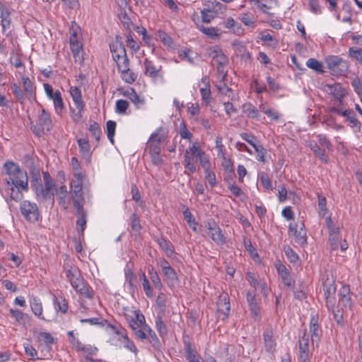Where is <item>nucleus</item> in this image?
<instances>
[{
  "label": "nucleus",
  "mask_w": 362,
  "mask_h": 362,
  "mask_svg": "<svg viewBox=\"0 0 362 362\" xmlns=\"http://www.w3.org/2000/svg\"><path fill=\"white\" fill-rule=\"evenodd\" d=\"M160 248L164 251L165 255L170 258H175L177 253L175 252L173 245L164 238H160L156 240Z\"/></svg>",
  "instance_id": "20"
},
{
  "label": "nucleus",
  "mask_w": 362,
  "mask_h": 362,
  "mask_svg": "<svg viewBox=\"0 0 362 362\" xmlns=\"http://www.w3.org/2000/svg\"><path fill=\"white\" fill-rule=\"evenodd\" d=\"M9 187L7 189V193L11 200L16 202H20L23 198V190L20 186L14 185H8Z\"/></svg>",
  "instance_id": "27"
},
{
  "label": "nucleus",
  "mask_w": 362,
  "mask_h": 362,
  "mask_svg": "<svg viewBox=\"0 0 362 362\" xmlns=\"http://www.w3.org/2000/svg\"><path fill=\"white\" fill-rule=\"evenodd\" d=\"M243 112L252 119L257 118L259 110L252 103H247L243 105Z\"/></svg>",
  "instance_id": "37"
},
{
  "label": "nucleus",
  "mask_w": 362,
  "mask_h": 362,
  "mask_svg": "<svg viewBox=\"0 0 362 362\" xmlns=\"http://www.w3.org/2000/svg\"><path fill=\"white\" fill-rule=\"evenodd\" d=\"M309 148L313 151L315 156L318 157L323 163L328 162V158L325 155V150L322 149L320 146L314 141H310L308 144Z\"/></svg>",
  "instance_id": "28"
},
{
  "label": "nucleus",
  "mask_w": 362,
  "mask_h": 362,
  "mask_svg": "<svg viewBox=\"0 0 362 362\" xmlns=\"http://www.w3.org/2000/svg\"><path fill=\"white\" fill-rule=\"evenodd\" d=\"M121 73L122 78L128 83H133L136 79V75L130 71L129 68L125 71H119Z\"/></svg>",
  "instance_id": "52"
},
{
  "label": "nucleus",
  "mask_w": 362,
  "mask_h": 362,
  "mask_svg": "<svg viewBox=\"0 0 362 362\" xmlns=\"http://www.w3.org/2000/svg\"><path fill=\"white\" fill-rule=\"evenodd\" d=\"M144 66L145 69V74L151 77V78L156 79L158 76L159 69H157L153 62L148 59H145L144 62Z\"/></svg>",
  "instance_id": "29"
},
{
  "label": "nucleus",
  "mask_w": 362,
  "mask_h": 362,
  "mask_svg": "<svg viewBox=\"0 0 362 362\" xmlns=\"http://www.w3.org/2000/svg\"><path fill=\"white\" fill-rule=\"evenodd\" d=\"M71 286L81 296L87 298H93V290L88 286V284H86L82 277L79 280L76 281V282L74 281Z\"/></svg>",
  "instance_id": "12"
},
{
  "label": "nucleus",
  "mask_w": 362,
  "mask_h": 362,
  "mask_svg": "<svg viewBox=\"0 0 362 362\" xmlns=\"http://www.w3.org/2000/svg\"><path fill=\"white\" fill-rule=\"evenodd\" d=\"M30 308L35 315L40 317V315L42 313V305L40 300L38 298H33L30 300Z\"/></svg>",
  "instance_id": "41"
},
{
  "label": "nucleus",
  "mask_w": 362,
  "mask_h": 362,
  "mask_svg": "<svg viewBox=\"0 0 362 362\" xmlns=\"http://www.w3.org/2000/svg\"><path fill=\"white\" fill-rule=\"evenodd\" d=\"M71 286L81 296L87 298H93V290L88 286V284H86L82 277L79 280L76 281V282L74 281Z\"/></svg>",
  "instance_id": "13"
},
{
  "label": "nucleus",
  "mask_w": 362,
  "mask_h": 362,
  "mask_svg": "<svg viewBox=\"0 0 362 362\" xmlns=\"http://www.w3.org/2000/svg\"><path fill=\"white\" fill-rule=\"evenodd\" d=\"M21 211L25 218L29 222H36L40 218V211L35 203L24 200L21 204Z\"/></svg>",
  "instance_id": "7"
},
{
  "label": "nucleus",
  "mask_w": 362,
  "mask_h": 362,
  "mask_svg": "<svg viewBox=\"0 0 362 362\" xmlns=\"http://www.w3.org/2000/svg\"><path fill=\"white\" fill-rule=\"evenodd\" d=\"M107 136L112 144H114V136L115 134L116 122L112 120H108L106 124Z\"/></svg>",
  "instance_id": "45"
},
{
  "label": "nucleus",
  "mask_w": 362,
  "mask_h": 362,
  "mask_svg": "<svg viewBox=\"0 0 362 362\" xmlns=\"http://www.w3.org/2000/svg\"><path fill=\"white\" fill-rule=\"evenodd\" d=\"M247 302L248 303L251 315L254 317H257L259 314V308L256 301L255 293L254 291H249L247 292Z\"/></svg>",
  "instance_id": "19"
},
{
  "label": "nucleus",
  "mask_w": 362,
  "mask_h": 362,
  "mask_svg": "<svg viewBox=\"0 0 362 362\" xmlns=\"http://www.w3.org/2000/svg\"><path fill=\"white\" fill-rule=\"evenodd\" d=\"M326 90L332 95L339 103V105H341V99L346 95V90L341 87L339 83H334L332 85H327Z\"/></svg>",
  "instance_id": "14"
},
{
  "label": "nucleus",
  "mask_w": 362,
  "mask_h": 362,
  "mask_svg": "<svg viewBox=\"0 0 362 362\" xmlns=\"http://www.w3.org/2000/svg\"><path fill=\"white\" fill-rule=\"evenodd\" d=\"M22 83L23 90L25 92L28 98H30L35 96V88L30 81V79L28 76H22Z\"/></svg>",
  "instance_id": "32"
},
{
  "label": "nucleus",
  "mask_w": 362,
  "mask_h": 362,
  "mask_svg": "<svg viewBox=\"0 0 362 362\" xmlns=\"http://www.w3.org/2000/svg\"><path fill=\"white\" fill-rule=\"evenodd\" d=\"M129 325H130L131 328L134 330V334L138 339H146L147 328H146V327H145V325L144 326L143 329H139V327H140L139 324H138L136 322V321L134 320V319H131L129 320Z\"/></svg>",
  "instance_id": "31"
},
{
  "label": "nucleus",
  "mask_w": 362,
  "mask_h": 362,
  "mask_svg": "<svg viewBox=\"0 0 362 362\" xmlns=\"http://www.w3.org/2000/svg\"><path fill=\"white\" fill-rule=\"evenodd\" d=\"M306 65L310 69H311L318 73L323 72L322 63L314 58H310L306 62Z\"/></svg>",
  "instance_id": "46"
},
{
  "label": "nucleus",
  "mask_w": 362,
  "mask_h": 362,
  "mask_svg": "<svg viewBox=\"0 0 362 362\" xmlns=\"http://www.w3.org/2000/svg\"><path fill=\"white\" fill-rule=\"evenodd\" d=\"M240 137L244 141H245L249 144H250L253 148H255V146L258 145L256 144V141H257L256 137L252 134H247V133H242V134H240Z\"/></svg>",
  "instance_id": "63"
},
{
  "label": "nucleus",
  "mask_w": 362,
  "mask_h": 362,
  "mask_svg": "<svg viewBox=\"0 0 362 362\" xmlns=\"http://www.w3.org/2000/svg\"><path fill=\"white\" fill-rule=\"evenodd\" d=\"M76 180H72L71 187L72 189L71 199L75 208L83 206L84 199L82 192V179L81 173L75 175Z\"/></svg>",
  "instance_id": "6"
},
{
  "label": "nucleus",
  "mask_w": 362,
  "mask_h": 362,
  "mask_svg": "<svg viewBox=\"0 0 362 362\" xmlns=\"http://www.w3.org/2000/svg\"><path fill=\"white\" fill-rule=\"evenodd\" d=\"M64 272L68 281L71 285L74 284V282L79 280L81 278V272L78 268L72 267L69 264L64 266Z\"/></svg>",
  "instance_id": "21"
},
{
  "label": "nucleus",
  "mask_w": 362,
  "mask_h": 362,
  "mask_svg": "<svg viewBox=\"0 0 362 362\" xmlns=\"http://www.w3.org/2000/svg\"><path fill=\"white\" fill-rule=\"evenodd\" d=\"M289 230L293 233L296 242L300 245H303L307 243L306 231L303 222L298 223H291L288 226Z\"/></svg>",
  "instance_id": "10"
},
{
  "label": "nucleus",
  "mask_w": 362,
  "mask_h": 362,
  "mask_svg": "<svg viewBox=\"0 0 362 362\" xmlns=\"http://www.w3.org/2000/svg\"><path fill=\"white\" fill-rule=\"evenodd\" d=\"M70 48L73 54L76 62L80 64L83 62V51L82 49V44H73L70 45Z\"/></svg>",
  "instance_id": "34"
},
{
  "label": "nucleus",
  "mask_w": 362,
  "mask_h": 362,
  "mask_svg": "<svg viewBox=\"0 0 362 362\" xmlns=\"http://www.w3.org/2000/svg\"><path fill=\"white\" fill-rule=\"evenodd\" d=\"M8 177L6 178L8 185H18L24 192L28 191V177L25 170L11 161L6 162L4 165Z\"/></svg>",
  "instance_id": "1"
},
{
  "label": "nucleus",
  "mask_w": 362,
  "mask_h": 362,
  "mask_svg": "<svg viewBox=\"0 0 362 362\" xmlns=\"http://www.w3.org/2000/svg\"><path fill=\"white\" fill-rule=\"evenodd\" d=\"M299 354L298 362H308L312 355V350L314 349L315 344H313V339L310 340V335L304 330L303 334L298 339Z\"/></svg>",
  "instance_id": "3"
},
{
  "label": "nucleus",
  "mask_w": 362,
  "mask_h": 362,
  "mask_svg": "<svg viewBox=\"0 0 362 362\" xmlns=\"http://www.w3.org/2000/svg\"><path fill=\"white\" fill-rule=\"evenodd\" d=\"M183 216L186 221L187 222L189 226L194 230L197 231V222L194 218L192 217V213L190 212L189 209H185L183 211Z\"/></svg>",
  "instance_id": "49"
},
{
  "label": "nucleus",
  "mask_w": 362,
  "mask_h": 362,
  "mask_svg": "<svg viewBox=\"0 0 362 362\" xmlns=\"http://www.w3.org/2000/svg\"><path fill=\"white\" fill-rule=\"evenodd\" d=\"M325 62L332 75L344 76L349 71V63L339 56H328Z\"/></svg>",
  "instance_id": "4"
},
{
  "label": "nucleus",
  "mask_w": 362,
  "mask_h": 362,
  "mask_svg": "<svg viewBox=\"0 0 362 362\" xmlns=\"http://www.w3.org/2000/svg\"><path fill=\"white\" fill-rule=\"evenodd\" d=\"M105 324L107 325V327L112 329L113 333L116 334L117 335L121 336L122 338L127 334L126 329L119 325H112L110 323H108L107 320H105Z\"/></svg>",
  "instance_id": "48"
},
{
  "label": "nucleus",
  "mask_w": 362,
  "mask_h": 362,
  "mask_svg": "<svg viewBox=\"0 0 362 362\" xmlns=\"http://www.w3.org/2000/svg\"><path fill=\"white\" fill-rule=\"evenodd\" d=\"M146 145L150 154L160 153V144H158V142H153L152 141L148 140Z\"/></svg>",
  "instance_id": "62"
},
{
  "label": "nucleus",
  "mask_w": 362,
  "mask_h": 362,
  "mask_svg": "<svg viewBox=\"0 0 362 362\" xmlns=\"http://www.w3.org/2000/svg\"><path fill=\"white\" fill-rule=\"evenodd\" d=\"M69 92L76 109L79 110H83L85 107V103L82 99L81 90L78 88L74 86L70 88Z\"/></svg>",
  "instance_id": "22"
},
{
  "label": "nucleus",
  "mask_w": 362,
  "mask_h": 362,
  "mask_svg": "<svg viewBox=\"0 0 362 362\" xmlns=\"http://www.w3.org/2000/svg\"><path fill=\"white\" fill-rule=\"evenodd\" d=\"M130 100L137 109L141 108L145 105V100L140 98L136 92L132 95Z\"/></svg>",
  "instance_id": "61"
},
{
  "label": "nucleus",
  "mask_w": 362,
  "mask_h": 362,
  "mask_svg": "<svg viewBox=\"0 0 362 362\" xmlns=\"http://www.w3.org/2000/svg\"><path fill=\"white\" fill-rule=\"evenodd\" d=\"M110 51L114 61L119 60L120 58L127 56L124 45L119 42H115L111 45Z\"/></svg>",
  "instance_id": "25"
},
{
  "label": "nucleus",
  "mask_w": 362,
  "mask_h": 362,
  "mask_svg": "<svg viewBox=\"0 0 362 362\" xmlns=\"http://www.w3.org/2000/svg\"><path fill=\"white\" fill-rule=\"evenodd\" d=\"M349 55L351 58L359 62L362 64V49L357 47H350Z\"/></svg>",
  "instance_id": "51"
},
{
  "label": "nucleus",
  "mask_w": 362,
  "mask_h": 362,
  "mask_svg": "<svg viewBox=\"0 0 362 362\" xmlns=\"http://www.w3.org/2000/svg\"><path fill=\"white\" fill-rule=\"evenodd\" d=\"M39 125L43 129H46V131H49L52 128V120L49 115L45 110L42 109L41 114L38 118Z\"/></svg>",
  "instance_id": "33"
},
{
  "label": "nucleus",
  "mask_w": 362,
  "mask_h": 362,
  "mask_svg": "<svg viewBox=\"0 0 362 362\" xmlns=\"http://www.w3.org/2000/svg\"><path fill=\"white\" fill-rule=\"evenodd\" d=\"M117 64L119 71H125L129 68V60L127 56L120 58L119 60L115 61Z\"/></svg>",
  "instance_id": "55"
},
{
  "label": "nucleus",
  "mask_w": 362,
  "mask_h": 362,
  "mask_svg": "<svg viewBox=\"0 0 362 362\" xmlns=\"http://www.w3.org/2000/svg\"><path fill=\"white\" fill-rule=\"evenodd\" d=\"M54 303L57 305L58 310L62 313H66L68 310V303L66 300L62 297L57 298Z\"/></svg>",
  "instance_id": "57"
},
{
  "label": "nucleus",
  "mask_w": 362,
  "mask_h": 362,
  "mask_svg": "<svg viewBox=\"0 0 362 362\" xmlns=\"http://www.w3.org/2000/svg\"><path fill=\"white\" fill-rule=\"evenodd\" d=\"M76 209L78 216L76 225L79 227L78 231L83 235L87 223V212L84 210L83 206L76 208Z\"/></svg>",
  "instance_id": "24"
},
{
  "label": "nucleus",
  "mask_w": 362,
  "mask_h": 362,
  "mask_svg": "<svg viewBox=\"0 0 362 362\" xmlns=\"http://www.w3.org/2000/svg\"><path fill=\"white\" fill-rule=\"evenodd\" d=\"M198 28L204 34L210 38L215 39L219 37L218 34V29L214 27H205L203 25H198Z\"/></svg>",
  "instance_id": "39"
},
{
  "label": "nucleus",
  "mask_w": 362,
  "mask_h": 362,
  "mask_svg": "<svg viewBox=\"0 0 362 362\" xmlns=\"http://www.w3.org/2000/svg\"><path fill=\"white\" fill-rule=\"evenodd\" d=\"M145 327H146V334L147 337L146 339H148L149 342L154 346L156 347L159 345V340L157 337L156 333L147 325H145Z\"/></svg>",
  "instance_id": "50"
},
{
  "label": "nucleus",
  "mask_w": 362,
  "mask_h": 362,
  "mask_svg": "<svg viewBox=\"0 0 362 362\" xmlns=\"http://www.w3.org/2000/svg\"><path fill=\"white\" fill-rule=\"evenodd\" d=\"M259 38L262 42H265L267 46L272 49L276 48L279 45V40L266 31H263L260 33Z\"/></svg>",
  "instance_id": "35"
},
{
  "label": "nucleus",
  "mask_w": 362,
  "mask_h": 362,
  "mask_svg": "<svg viewBox=\"0 0 362 362\" xmlns=\"http://www.w3.org/2000/svg\"><path fill=\"white\" fill-rule=\"evenodd\" d=\"M140 279H141V280H142L143 288H144V291L146 296L148 298H152L153 296V289H152V288L149 284V281L147 279L144 273H141L140 274Z\"/></svg>",
  "instance_id": "42"
},
{
  "label": "nucleus",
  "mask_w": 362,
  "mask_h": 362,
  "mask_svg": "<svg viewBox=\"0 0 362 362\" xmlns=\"http://www.w3.org/2000/svg\"><path fill=\"white\" fill-rule=\"evenodd\" d=\"M326 306L329 310H334L336 303V286L334 279L327 277L322 283Z\"/></svg>",
  "instance_id": "5"
},
{
  "label": "nucleus",
  "mask_w": 362,
  "mask_h": 362,
  "mask_svg": "<svg viewBox=\"0 0 362 362\" xmlns=\"http://www.w3.org/2000/svg\"><path fill=\"white\" fill-rule=\"evenodd\" d=\"M44 185H38L33 190L38 199L42 200L52 199L54 195V191H57L56 185L54 180L48 172H43Z\"/></svg>",
  "instance_id": "2"
},
{
  "label": "nucleus",
  "mask_w": 362,
  "mask_h": 362,
  "mask_svg": "<svg viewBox=\"0 0 362 362\" xmlns=\"http://www.w3.org/2000/svg\"><path fill=\"white\" fill-rule=\"evenodd\" d=\"M276 267L278 274L281 276L284 286L287 287L291 286L293 281L286 266L281 264H279Z\"/></svg>",
  "instance_id": "23"
},
{
  "label": "nucleus",
  "mask_w": 362,
  "mask_h": 362,
  "mask_svg": "<svg viewBox=\"0 0 362 362\" xmlns=\"http://www.w3.org/2000/svg\"><path fill=\"white\" fill-rule=\"evenodd\" d=\"M217 311L228 317L230 311L229 297L227 293L219 296L217 300Z\"/></svg>",
  "instance_id": "18"
},
{
  "label": "nucleus",
  "mask_w": 362,
  "mask_h": 362,
  "mask_svg": "<svg viewBox=\"0 0 362 362\" xmlns=\"http://www.w3.org/2000/svg\"><path fill=\"white\" fill-rule=\"evenodd\" d=\"M206 227L208 230V235L218 245H223L226 243V238L222 233L221 229L214 222H207Z\"/></svg>",
  "instance_id": "9"
},
{
  "label": "nucleus",
  "mask_w": 362,
  "mask_h": 362,
  "mask_svg": "<svg viewBox=\"0 0 362 362\" xmlns=\"http://www.w3.org/2000/svg\"><path fill=\"white\" fill-rule=\"evenodd\" d=\"M223 5L216 2L213 8H206L201 11L202 21L204 23H209L214 19L218 14V10H221Z\"/></svg>",
  "instance_id": "17"
},
{
  "label": "nucleus",
  "mask_w": 362,
  "mask_h": 362,
  "mask_svg": "<svg viewBox=\"0 0 362 362\" xmlns=\"http://www.w3.org/2000/svg\"><path fill=\"white\" fill-rule=\"evenodd\" d=\"M130 221L132 230L134 232H139L141 229V226L138 216L136 214H132L130 216Z\"/></svg>",
  "instance_id": "53"
},
{
  "label": "nucleus",
  "mask_w": 362,
  "mask_h": 362,
  "mask_svg": "<svg viewBox=\"0 0 362 362\" xmlns=\"http://www.w3.org/2000/svg\"><path fill=\"white\" fill-rule=\"evenodd\" d=\"M88 130L91 133L93 137H94L97 141H99L101 134V129L98 124L93 122V124L90 125Z\"/></svg>",
  "instance_id": "56"
},
{
  "label": "nucleus",
  "mask_w": 362,
  "mask_h": 362,
  "mask_svg": "<svg viewBox=\"0 0 362 362\" xmlns=\"http://www.w3.org/2000/svg\"><path fill=\"white\" fill-rule=\"evenodd\" d=\"M351 83L356 93L362 98V81L356 76L351 80Z\"/></svg>",
  "instance_id": "60"
},
{
  "label": "nucleus",
  "mask_w": 362,
  "mask_h": 362,
  "mask_svg": "<svg viewBox=\"0 0 362 362\" xmlns=\"http://www.w3.org/2000/svg\"><path fill=\"white\" fill-rule=\"evenodd\" d=\"M206 53L210 59H211L212 63L215 62L217 64L227 65L228 60L226 56L224 54L221 48L218 46H210L206 49Z\"/></svg>",
  "instance_id": "8"
},
{
  "label": "nucleus",
  "mask_w": 362,
  "mask_h": 362,
  "mask_svg": "<svg viewBox=\"0 0 362 362\" xmlns=\"http://www.w3.org/2000/svg\"><path fill=\"white\" fill-rule=\"evenodd\" d=\"M129 104L127 100H118L115 104V111L119 115L126 114V111L129 107Z\"/></svg>",
  "instance_id": "47"
},
{
  "label": "nucleus",
  "mask_w": 362,
  "mask_h": 362,
  "mask_svg": "<svg viewBox=\"0 0 362 362\" xmlns=\"http://www.w3.org/2000/svg\"><path fill=\"white\" fill-rule=\"evenodd\" d=\"M119 18L122 23L123 24L124 28L131 32L132 28L133 27L132 22L131 19L127 16L125 11H121L120 13H119Z\"/></svg>",
  "instance_id": "44"
},
{
  "label": "nucleus",
  "mask_w": 362,
  "mask_h": 362,
  "mask_svg": "<svg viewBox=\"0 0 362 362\" xmlns=\"http://www.w3.org/2000/svg\"><path fill=\"white\" fill-rule=\"evenodd\" d=\"M77 143L79 146L80 153L82 158L87 162H90L91 152L89 141L88 138H80L77 139Z\"/></svg>",
  "instance_id": "16"
},
{
  "label": "nucleus",
  "mask_w": 362,
  "mask_h": 362,
  "mask_svg": "<svg viewBox=\"0 0 362 362\" xmlns=\"http://www.w3.org/2000/svg\"><path fill=\"white\" fill-rule=\"evenodd\" d=\"M310 337L313 339V344H316L317 346V343L320 339V337L322 335V331L318 325V320L316 317L312 315L310 322Z\"/></svg>",
  "instance_id": "15"
},
{
  "label": "nucleus",
  "mask_w": 362,
  "mask_h": 362,
  "mask_svg": "<svg viewBox=\"0 0 362 362\" xmlns=\"http://www.w3.org/2000/svg\"><path fill=\"white\" fill-rule=\"evenodd\" d=\"M11 90L16 100L20 103L23 104L25 101V95L21 86L16 83H12L11 85Z\"/></svg>",
  "instance_id": "38"
},
{
  "label": "nucleus",
  "mask_w": 362,
  "mask_h": 362,
  "mask_svg": "<svg viewBox=\"0 0 362 362\" xmlns=\"http://www.w3.org/2000/svg\"><path fill=\"white\" fill-rule=\"evenodd\" d=\"M263 337L266 351L273 352L275 349L276 342L274 339V330L271 326L266 327L263 332Z\"/></svg>",
  "instance_id": "11"
},
{
  "label": "nucleus",
  "mask_w": 362,
  "mask_h": 362,
  "mask_svg": "<svg viewBox=\"0 0 362 362\" xmlns=\"http://www.w3.org/2000/svg\"><path fill=\"white\" fill-rule=\"evenodd\" d=\"M51 100H53L56 113L58 115H61L64 109V103L62 97L61 92L58 90H56L55 94H54L53 98Z\"/></svg>",
  "instance_id": "30"
},
{
  "label": "nucleus",
  "mask_w": 362,
  "mask_h": 362,
  "mask_svg": "<svg viewBox=\"0 0 362 362\" xmlns=\"http://www.w3.org/2000/svg\"><path fill=\"white\" fill-rule=\"evenodd\" d=\"M156 329L158 332L160 336L167 334V328L165 325L164 324L161 316H157L156 320Z\"/></svg>",
  "instance_id": "58"
},
{
  "label": "nucleus",
  "mask_w": 362,
  "mask_h": 362,
  "mask_svg": "<svg viewBox=\"0 0 362 362\" xmlns=\"http://www.w3.org/2000/svg\"><path fill=\"white\" fill-rule=\"evenodd\" d=\"M122 339H123L124 346L127 349H128L130 351L133 352L134 354H137L138 349L136 347V346L134 344V342L129 339V338L128 337L127 334H126L124 337H122Z\"/></svg>",
  "instance_id": "59"
},
{
  "label": "nucleus",
  "mask_w": 362,
  "mask_h": 362,
  "mask_svg": "<svg viewBox=\"0 0 362 362\" xmlns=\"http://www.w3.org/2000/svg\"><path fill=\"white\" fill-rule=\"evenodd\" d=\"M163 272L168 285L172 286L177 280L176 272L173 267L167 269L163 271Z\"/></svg>",
  "instance_id": "40"
},
{
  "label": "nucleus",
  "mask_w": 362,
  "mask_h": 362,
  "mask_svg": "<svg viewBox=\"0 0 362 362\" xmlns=\"http://www.w3.org/2000/svg\"><path fill=\"white\" fill-rule=\"evenodd\" d=\"M184 165L185 168L191 173H193L196 171L193 159L189 156L188 150L185 151L184 155Z\"/></svg>",
  "instance_id": "43"
},
{
  "label": "nucleus",
  "mask_w": 362,
  "mask_h": 362,
  "mask_svg": "<svg viewBox=\"0 0 362 362\" xmlns=\"http://www.w3.org/2000/svg\"><path fill=\"white\" fill-rule=\"evenodd\" d=\"M316 137L317 138V141L320 146L325 147L329 150L332 148V144L325 135L317 134Z\"/></svg>",
  "instance_id": "64"
},
{
  "label": "nucleus",
  "mask_w": 362,
  "mask_h": 362,
  "mask_svg": "<svg viewBox=\"0 0 362 362\" xmlns=\"http://www.w3.org/2000/svg\"><path fill=\"white\" fill-rule=\"evenodd\" d=\"M342 116L346 118V120L351 127H357L361 125L360 122L355 117V114L353 110L350 109L344 110Z\"/></svg>",
  "instance_id": "36"
},
{
  "label": "nucleus",
  "mask_w": 362,
  "mask_h": 362,
  "mask_svg": "<svg viewBox=\"0 0 362 362\" xmlns=\"http://www.w3.org/2000/svg\"><path fill=\"white\" fill-rule=\"evenodd\" d=\"M59 196V204L64 209L66 210L70 204V198L65 185H62L57 191Z\"/></svg>",
  "instance_id": "26"
},
{
  "label": "nucleus",
  "mask_w": 362,
  "mask_h": 362,
  "mask_svg": "<svg viewBox=\"0 0 362 362\" xmlns=\"http://www.w3.org/2000/svg\"><path fill=\"white\" fill-rule=\"evenodd\" d=\"M10 313L11 314V316L14 317L17 322L19 324L25 323V318L28 317V315L26 314H24L19 310H14V309H10Z\"/></svg>",
  "instance_id": "54"
}]
</instances>
